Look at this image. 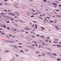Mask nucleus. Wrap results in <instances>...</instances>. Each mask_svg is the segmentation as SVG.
Segmentation results:
<instances>
[{"mask_svg":"<svg viewBox=\"0 0 61 61\" xmlns=\"http://www.w3.org/2000/svg\"><path fill=\"white\" fill-rule=\"evenodd\" d=\"M59 29H60V28H56V29H57V30H59Z\"/></svg>","mask_w":61,"mask_h":61,"instance_id":"obj_32","label":"nucleus"},{"mask_svg":"<svg viewBox=\"0 0 61 61\" xmlns=\"http://www.w3.org/2000/svg\"><path fill=\"white\" fill-rule=\"evenodd\" d=\"M50 22H51V23H53L54 22L53 21H51V20H50Z\"/></svg>","mask_w":61,"mask_h":61,"instance_id":"obj_26","label":"nucleus"},{"mask_svg":"<svg viewBox=\"0 0 61 61\" xmlns=\"http://www.w3.org/2000/svg\"><path fill=\"white\" fill-rule=\"evenodd\" d=\"M54 6H54L55 7V8H56V7H57V6H56V5H54Z\"/></svg>","mask_w":61,"mask_h":61,"instance_id":"obj_52","label":"nucleus"},{"mask_svg":"<svg viewBox=\"0 0 61 61\" xmlns=\"http://www.w3.org/2000/svg\"><path fill=\"white\" fill-rule=\"evenodd\" d=\"M56 11H57V12H59V10H56Z\"/></svg>","mask_w":61,"mask_h":61,"instance_id":"obj_37","label":"nucleus"},{"mask_svg":"<svg viewBox=\"0 0 61 61\" xmlns=\"http://www.w3.org/2000/svg\"><path fill=\"white\" fill-rule=\"evenodd\" d=\"M40 16H42L43 15H40Z\"/></svg>","mask_w":61,"mask_h":61,"instance_id":"obj_57","label":"nucleus"},{"mask_svg":"<svg viewBox=\"0 0 61 61\" xmlns=\"http://www.w3.org/2000/svg\"><path fill=\"white\" fill-rule=\"evenodd\" d=\"M57 60H59V61H60V59H57Z\"/></svg>","mask_w":61,"mask_h":61,"instance_id":"obj_45","label":"nucleus"},{"mask_svg":"<svg viewBox=\"0 0 61 61\" xmlns=\"http://www.w3.org/2000/svg\"><path fill=\"white\" fill-rule=\"evenodd\" d=\"M48 40H46V41L47 42H48Z\"/></svg>","mask_w":61,"mask_h":61,"instance_id":"obj_41","label":"nucleus"},{"mask_svg":"<svg viewBox=\"0 0 61 61\" xmlns=\"http://www.w3.org/2000/svg\"><path fill=\"white\" fill-rule=\"evenodd\" d=\"M3 27H4V28H6V26H5V25H3Z\"/></svg>","mask_w":61,"mask_h":61,"instance_id":"obj_8","label":"nucleus"},{"mask_svg":"<svg viewBox=\"0 0 61 61\" xmlns=\"http://www.w3.org/2000/svg\"><path fill=\"white\" fill-rule=\"evenodd\" d=\"M27 47H32V46H27Z\"/></svg>","mask_w":61,"mask_h":61,"instance_id":"obj_21","label":"nucleus"},{"mask_svg":"<svg viewBox=\"0 0 61 61\" xmlns=\"http://www.w3.org/2000/svg\"><path fill=\"white\" fill-rule=\"evenodd\" d=\"M38 56H39V57H40L41 56V55H38Z\"/></svg>","mask_w":61,"mask_h":61,"instance_id":"obj_35","label":"nucleus"},{"mask_svg":"<svg viewBox=\"0 0 61 61\" xmlns=\"http://www.w3.org/2000/svg\"><path fill=\"white\" fill-rule=\"evenodd\" d=\"M36 15H38V14L37 12L36 13Z\"/></svg>","mask_w":61,"mask_h":61,"instance_id":"obj_61","label":"nucleus"},{"mask_svg":"<svg viewBox=\"0 0 61 61\" xmlns=\"http://www.w3.org/2000/svg\"><path fill=\"white\" fill-rule=\"evenodd\" d=\"M28 15H29L30 14L28 12H27L26 13Z\"/></svg>","mask_w":61,"mask_h":61,"instance_id":"obj_28","label":"nucleus"},{"mask_svg":"<svg viewBox=\"0 0 61 61\" xmlns=\"http://www.w3.org/2000/svg\"><path fill=\"white\" fill-rule=\"evenodd\" d=\"M4 11H7V10H4Z\"/></svg>","mask_w":61,"mask_h":61,"instance_id":"obj_62","label":"nucleus"},{"mask_svg":"<svg viewBox=\"0 0 61 61\" xmlns=\"http://www.w3.org/2000/svg\"><path fill=\"white\" fill-rule=\"evenodd\" d=\"M47 49H48V50H50V51L51 50V51H52V50H51V49L50 48H47Z\"/></svg>","mask_w":61,"mask_h":61,"instance_id":"obj_3","label":"nucleus"},{"mask_svg":"<svg viewBox=\"0 0 61 61\" xmlns=\"http://www.w3.org/2000/svg\"><path fill=\"white\" fill-rule=\"evenodd\" d=\"M22 31L23 32H25V31H24V30H22Z\"/></svg>","mask_w":61,"mask_h":61,"instance_id":"obj_43","label":"nucleus"},{"mask_svg":"<svg viewBox=\"0 0 61 61\" xmlns=\"http://www.w3.org/2000/svg\"><path fill=\"white\" fill-rule=\"evenodd\" d=\"M33 42H34V43H36V42L33 41Z\"/></svg>","mask_w":61,"mask_h":61,"instance_id":"obj_60","label":"nucleus"},{"mask_svg":"<svg viewBox=\"0 0 61 61\" xmlns=\"http://www.w3.org/2000/svg\"><path fill=\"white\" fill-rule=\"evenodd\" d=\"M15 21H16V22H18V21L16 20H15Z\"/></svg>","mask_w":61,"mask_h":61,"instance_id":"obj_51","label":"nucleus"},{"mask_svg":"<svg viewBox=\"0 0 61 61\" xmlns=\"http://www.w3.org/2000/svg\"><path fill=\"white\" fill-rule=\"evenodd\" d=\"M41 28H42V29H43V30H44V29H45V28L44 27H41Z\"/></svg>","mask_w":61,"mask_h":61,"instance_id":"obj_24","label":"nucleus"},{"mask_svg":"<svg viewBox=\"0 0 61 61\" xmlns=\"http://www.w3.org/2000/svg\"><path fill=\"white\" fill-rule=\"evenodd\" d=\"M30 25H32V22L30 23Z\"/></svg>","mask_w":61,"mask_h":61,"instance_id":"obj_33","label":"nucleus"},{"mask_svg":"<svg viewBox=\"0 0 61 61\" xmlns=\"http://www.w3.org/2000/svg\"><path fill=\"white\" fill-rule=\"evenodd\" d=\"M37 26L35 27V28H36V29H37Z\"/></svg>","mask_w":61,"mask_h":61,"instance_id":"obj_59","label":"nucleus"},{"mask_svg":"<svg viewBox=\"0 0 61 61\" xmlns=\"http://www.w3.org/2000/svg\"><path fill=\"white\" fill-rule=\"evenodd\" d=\"M49 42L50 43H51V41H49Z\"/></svg>","mask_w":61,"mask_h":61,"instance_id":"obj_56","label":"nucleus"},{"mask_svg":"<svg viewBox=\"0 0 61 61\" xmlns=\"http://www.w3.org/2000/svg\"><path fill=\"white\" fill-rule=\"evenodd\" d=\"M25 33H26L27 34H28V32L27 31H25Z\"/></svg>","mask_w":61,"mask_h":61,"instance_id":"obj_34","label":"nucleus"},{"mask_svg":"<svg viewBox=\"0 0 61 61\" xmlns=\"http://www.w3.org/2000/svg\"><path fill=\"white\" fill-rule=\"evenodd\" d=\"M53 5H57V4L55 3H53Z\"/></svg>","mask_w":61,"mask_h":61,"instance_id":"obj_7","label":"nucleus"},{"mask_svg":"<svg viewBox=\"0 0 61 61\" xmlns=\"http://www.w3.org/2000/svg\"><path fill=\"white\" fill-rule=\"evenodd\" d=\"M59 6H61V5H59Z\"/></svg>","mask_w":61,"mask_h":61,"instance_id":"obj_64","label":"nucleus"},{"mask_svg":"<svg viewBox=\"0 0 61 61\" xmlns=\"http://www.w3.org/2000/svg\"><path fill=\"white\" fill-rule=\"evenodd\" d=\"M36 53H37V54H39V51H36Z\"/></svg>","mask_w":61,"mask_h":61,"instance_id":"obj_13","label":"nucleus"},{"mask_svg":"<svg viewBox=\"0 0 61 61\" xmlns=\"http://www.w3.org/2000/svg\"><path fill=\"white\" fill-rule=\"evenodd\" d=\"M35 25L36 26H37V25L35 24Z\"/></svg>","mask_w":61,"mask_h":61,"instance_id":"obj_49","label":"nucleus"},{"mask_svg":"<svg viewBox=\"0 0 61 61\" xmlns=\"http://www.w3.org/2000/svg\"><path fill=\"white\" fill-rule=\"evenodd\" d=\"M1 35H5V34L3 33H1Z\"/></svg>","mask_w":61,"mask_h":61,"instance_id":"obj_18","label":"nucleus"},{"mask_svg":"<svg viewBox=\"0 0 61 61\" xmlns=\"http://www.w3.org/2000/svg\"><path fill=\"white\" fill-rule=\"evenodd\" d=\"M36 36H39V35H37Z\"/></svg>","mask_w":61,"mask_h":61,"instance_id":"obj_40","label":"nucleus"},{"mask_svg":"<svg viewBox=\"0 0 61 61\" xmlns=\"http://www.w3.org/2000/svg\"><path fill=\"white\" fill-rule=\"evenodd\" d=\"M45 53H46V54H47V55H48V54H49V53L48 52H46Z\"/></svg>","mask_w":61,"mask_h":61,"instance_id":"obj_10","label":"nucleus"},{"mask_svg":"<svg viewBox=\"0 0 61 61\" xmlns=\"http://www.w3.org/2000/svg\"><path fill=\"white\" fill-rule=\"evenodd\" d=\"M44 2H46V0H44Z\"/></svg>","mask_w":61,"mask_h":61,"instance_id":"obj_42","label":"nucleus"},{"mask_svg":"<svg viewBox=\"0 0 61 61\" xmlns=\"http://www.w3.org/2000/svg\"><path fill=\"white\" fill-rule=\"evenodd\" d=\"M34 15H32V16H30V17H34Z\"/></svg>","mask_w":61,"mask_h":61,"instance_id":"obj_36","label":"nucleus"},{"mask_svg":"<svg viewBox=\"0 0 61 61\" xmlns=\"http://www.w3.org/2000/svg\"><path fill=\"white\" fill-rule=\"evenodd\" d=\"M5 42H6V43H7V42H10V41H8V40H6L5 41Z\"/></svg>","mask_w":61,"mask_h":61,"instance_id":"obj_2","label":"nucleus"},{"mask_svg":"<svg viewBox=\"0 0 61 61\" xmlns=\"http://www.w3.org/2000/svg\"><path fill=\"white\" fill-rule=\"evenodd\" d=\"M45 10L46 11H48V10L47 9H46Z\"/></svg>","mask_w":61,"mask_h":61,"instance_id":"obj_39","label":"nucleus"},{"mask_svg":"<svg viewBox=\"0 0 61 61\" xmlns=\"http://www.w3.org/2000/svg\"><path fill=\"white\" fill-rule=\"evenodd\" d=\"M53 55H55V56H57L56 55V54L55 53H53Z\"/></svg>","mask_w":61,"mask_h":61,"instance_id":"obj_14","label":"nucleus"},{"mask_svg":"<svg viewBox=\"0 0 61 61\" xmlns=\"http://www.w3.org/2000/svg\"><path fill=\"white\" fill-rule=\"evenodd\" d=\"M32 10H33V12H36V11H35V10H34L33 9H32Z\"/></svg>","mask_w":61,"mask_h":61,"instance_id":"obj_17","label":"nucleus"},{"mask_svg":"<svg viewBox=\"0 0 61 61\" xmlns=\"http://www.w3.org/2000/svg\"><path fill=\"white\" fill-rule=\"evenodd\" d=\"M9 36H10V37H12V35H9Z\"/></svg>","mask_w":61,"mask_h":61,"instance_id":"obj_50","label":"nucleus"},{"mask_svg":"<svg viewBox=\"0 0 61 61\" xmlns=\"http://www.w3.org/2000/svg\"><path fill=\"white\" fill-rule=\"evenodd\" d=\"M17 13V16H19V15L20 14L18 13Z\"/></svg>","mask_w":61,"mask_h":61,"instance_id":"obj_29","label":"nucleus"},{"mask_svg":"<svg viewBox=\"0 0 61 61\" xmlns=\"http://www.w3.org/2000/svg\"><path fill=\"white\" fill-rule=\"evenodd\" d=\"M42 56H46V54H42Z\"/></svg>","mask_w":61,"mask_h":61,"instance_id":"obj_9","label":"nucleus"},{"mask_svg":"<svg viewBox=\"0 0 61 61\" xmlns=\"http://www.w3.org/2000/svg\"><path fill=\"white\" fill-rule=\"evenodd\" d=\"M20 51L21 52V53H23V52H24V51Z\"/></svg>","mask_w":61,"mask_h":61,"instance_id":"obj_30","label":"nucleus"},{"mask_svg":"<svg viewBox=\"0 0 61 61\" xmlns=\"http://www.w3.org/2000/svg\"><path fill=\"white\" fill-rule=\"evenodd\" d=\"M42 45H45V43H42Z\"/></svg>","mask_w":61,"mask_h":61,"instance_id":"obj_58","label":"nucleus"},{"mask_svg":"<svg viewBox=\"0 0 61 61\" xmlns=\"http://www.w3.org/2000/svg\"><path fill=\"white\" fill-rule=\"evenodd\" d=\"M54 40L55 41H58V39H54Z\"/></svg>","mask_w":61,"mask_h":61,"instance_id":"obj_12","label":"nucleus"},{"mask_svg":"<svg viewBox=\"0 0 61 61\" xmlns=\"http://www.w3.org/2000/svg\"><path fill=\"white\" fill-rule=\"evenodd\" d=\"M57 46H58V47H61V46L60 45H57Z\"/></svg>","mask_w":61,"mask_h":61,"instance_id":"obj_15","label":"nucleus"},{"mask_svg":"<svg viewBox=\"0 0 61 61\" xmlns=\"http://www.w3.org/2000/svg\"><path fill=\"white\" fill-rule=\"evenodd\" d=\"M46 18H48L49 19H50V18H51L50 17H46Z\"/></svg>","mask_w":61,"mask_h":61,"instance_id":"obj_20","label":"nucleus"},{"mask_svg":"<svg viewBox=\"0 0 61 61\" xmlns=\"http://www.w3.org/2000/svg\"><path fill=\"white\" fill-rule=\"evenodd\" d=\"M8 51H7V50H6L5 51V52H6H6H7V53H8Z\"/></svg>","mask_w":61,"mask_h":61,"instance_id":"obj_19","label":"nucleus"},{"mask_svg":"<svg viewBox=\"0 0 61 61\" xmlns=\"http://www.w3.org/2000/svg\"><path fill=\"white\" fill-rule=\"evenodd\" d=\"M10 43H14L15 42V41H10Z\"/></svg>","mask_w":61,"mask_h":61,"instance_id":"obj_5","label":"nucleus"},{"mask_svg":"<svg viewBox=\"0 0 61 61\" xmlns=\"http://www.w3.org/2000/svg\"><path fill=\"white\" fill-rule=\"evenodd\" d=\"M14 30L15 31H16V29H14Z\"/></svg>","mask_w":61,"mask_h":61,"instance_id":"obj_38","label":"nucleus"},{"mask_svg":"<svg viewBox=\"0 0 61 61\" xmlns=\"http://www.w3.org/2000/svg\"><path fill=\"white\" fill-rule=\"evenodd\" d=\"M8 19H11V17H8Z\"/></svg>","mask_w":61,"mask_h":61,"instance_id":"obj_23","label":"nucleus"},{"mask_svg":"<svg viewBox=\"0 0 61 61\" xmlns=\"http://www.w3.org/2000/svg\"><path fill=\"white\" fill-rule=\"evenodd\" d=\"M34 25H34V24H33L31 25V26L32 27H34Z\"/></svg>","mask_w":61,"mask_h":61,"instance_id":"obj_16","label":"nucleus"},{"mask_svg":"<svg viewBox=\"0 0 61 61\" xmlns=\"http://www.w3.org/2000/svg\"><path fill=\"white\" fill-rule=\"evenodd\" d=\"M44 45L45 46H47V44H46L44 43Z\"/></svg>","mask_w":61,"mask_h":61,"instance_id":"obj_46","label":"nucleus"},{"mask_svg":"<svg viewBox=\"0 0 61 61\" xmlns=\"http://www.w3.org/2000/svg\"><path fill=\"white\" fill-rule=\"evenodd\" d=\"M31 49H33L34 50H35V48H34V47H32L31 46Z\"/></svg>","mask_w":61,"mask_h":61,"instance_id":"obj_4","label":"nucleus"},{"mask_svg":"<svg viewBox=\"0 0 61 61\" xmlns=\"http://www.w3.org/2000/svg\"><path fill=\"white\" fill-rule=\"evenodd\" d=\"M14 14H12V15H13V16H14Z\"/></svg>","mask_w":61,"mask_h":61,"instance_id":"obj_53","label":"nucleus"},{"mask_svg":"<svg viewBox=\"0 0 61 61\" xmlns=\"http://www.w3.org/2000/svg\"><path fill=\"white\" fill-rule=\"evenodd\" d=\"M53 46H56V45L55 44L53 45Z\"/></svg>","mask_w":61,"mask_h":61,"instance_id":"obj_47","label":"nucleus"},{"mask_svg":"<svg viewBox=\"0 0 61 61\" xmlns=\"http://www.w3.org/2000/svg\"><path fill=\"white\" fill-rule=\"evenodd\" d=\"M7 29L8 30H10V28L9 27H7Z\"/></svg>","mask_w":61,"mask_h":61,"instance_id":"obj_6","label":"nucleus"},{"mask_svg":"<svg viewBox=\"0 0 61 61\" xmlns=\"http://www.w3.org/2000/svg\"><path fill=\"white\" fill-rule=\"evenodd\" d=\"M6 23H9V21H7L6 22Z\"/></svg>","mask_w":61,"mask_h":61,"instance_id":"obj_31","label":"nucleus"},{"mask_svg":"<svg viewBox=\"0 0 61 61\" xmlns=\"http://www.w3.org/2000/svg\"><path fill=\"white\" fill-rule=\"evenodd\" d=\"M14 47H15V48H17V46H15V45H14Z\"/></svg>","mask_w":61,"mask_h":61,"instance_id":"obj_11","label":"nucleus"},{"mask_svg":"<svg viewBox=\"0 0 61 61\" xmlns=\"http://www.w3.org/2000/svg\"><path fill=\"white\" fill-rule=\"evenodd\" d=\"M11 20H12V21H14V19L13 18L11 19Z\"/></svg>","mask_w":61,"mask_h":61,"instance_id":"obj_27","label":"nucleus"},{"mask_svg":"<svg viewBox=\"0 0 61 61\" xmlns=\"http://www.w3.org/2000/svg\"><path fill=\"white\" fill-rule=\"evenodd\" d=\"M15 7L16 8H18V6H15Z\"/></svg>","mask_w":61,"mask_h":61,"instance_id":"obj_25","label":"nucleus"},{"mask_svg":"<svg viewBox=\"0 0 61 61\" xmlns=\"http://www.w3.org/2000/svg\"><path fill=\"white\" fill-rule=\"evenodd\" d=\"M41 37H43V38H44V36H41Z\"/></svg>","mask_w":61,"mask_h":61,"instance_id":"obj_55","label":"nucleus"},{"mask_svg":"<svg viewBox=\"0 0 61 61\" xmlns=\"http://www.w3.org/2000/svg\"><path fill=\"white\" fill-rule=\"evenodd\" d=\"M47 39H49V37H47Z\"/></svg>","mask_w":61,"mask_h":61,"instance_id":"obj_44","label":"nucleus"},{"mask_svg":"<svg viewBox=\"0 0 61 61\" xmlns=\"http://www.w3.org/2000/svg\"><path fill=\"white\" fill-rule=\"evenodd\" d=\"M32 46H34V44H33L32 45Z\"/></svg>","mask_w":61,"mask_h":61,"instance_id":"obj_63","label":"nucleus"},{"mask_svg":"<svg viewBox=\"0 0 61 61\" xmlns=\"http://www.w3.org/2000/svg\"><path fill=\"white\" fill-rule=\"evenodd\" d=\"M24 30H30V29L28 28H25Z\"/></svg>","mask_w":61,"mask_h":61,"instance_id":"obj_1","label":"nucleus"},{"mask_svg":"<svg viewBox=\"0 0 61 61\" xmlns=\"http://www.w3.org/2000/svg\"><path fill=\"white\" fill-rule=\"evenodd\" d=\"M56 41H54V43H56Z\"/></svg>","mask_w":61,"mask_h":61,"instance_id":"obj_48","label":"nucleus"},{"mask_svg":"<svg viewBox=\"0 0 61 61\" xmlns=\"http://www.w3.org/2000/svg\"><path fill=\"white\" fill-rule=\"evenodd\" d=\"M12 60L13 61H15V59H14L13 58L12 59Z\"/></svg>","mask_w":61,"mask_h":61,"instance_id":"obj_22","label":"nucleus"},{"mask_svg":"<svg viewBox=\"0 0 61 61\" xmlns=\"http://www.w3.org/2000/svg\"><path fill=\"white\" fill-rule=\"evenodd\" d=\"M43 15L45 16V15L44 14H43Z\"/></svg>","mask_w":61,"mask_h":61,"instance_id":"obj_54","label":"nucleus"}]
</instances>
